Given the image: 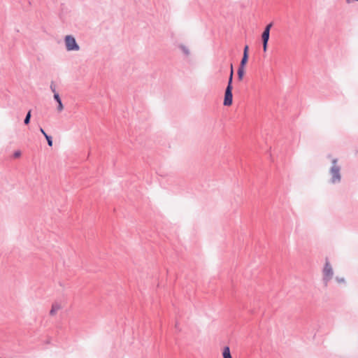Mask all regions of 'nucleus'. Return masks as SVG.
<instances>
[{"instance_id":"1","label":"nucleus","mask_w":358,"mask_h":358,"mask_svg":"<svg viewBox=\"0 0 358 358\" xmlns=\"http://www.w3.org/2000/svg\"><path fill=\"white\" fill-rule=\"evenodd\" d=\"M337 162V159H334L329 170L331 175L330 182L332 184L339 183L341 180V167L338 165Z\"/></svg>"},{"instance_id":"2","label":"nucleus","mask_w":358,"mask_h":358,"mask_svg":"<svg viewBox=\"0 0 358 358\" xmlns=\"http://www.w3.org/2000/svg\"><path fill=\"white\" fill-rule=\"evenodd\" d=\"M64 44L66 50L70 51H78L80 50V46L77 43L76 38L72 35H66L64 37Z\"/></svg>"},{"instance_id":"3","label":"nucleus","mask_w":358,"mask_h":358,"mask_svg":"<svg viewBox=\"0 0 358 358\" xmlns=\"http://www.w3.org/2000/svg\"><path fill=\"white\" fill-rule=\"evenodd\" d=\"M322 273L323 281L325 286H327L328 282L331 280L334 275L333 268L329 262H326L324 267L322 271Z\"/></svg>"},{"instance_id":"4","label":"nucleus","mask_w":358,"mask_h":358,"mask_svg":"<svg viewBox=\"0 0 358 358\" xmlns=\"http://www.w3.org/2000/svg\"><path fill=\"white\" fill-rule=\"evenodd\" d=\"M232 87L227 86L225 90L224 99L223 104L224 106H231L232 103Z\"/></svg>"},{"instance_id":"5","label":"nucleus","mask_w":358,"mask_h":358,"mask_svg":"<svg viewBox=\"0 0 358 358\" xmlns=\"http://www.w3.org/2000/svg\"><path fill=\"white\" fill-rule=\"evenodd\" d=\"M269 35L270 33L263 31L262 34V45H263V50L266 52L267 50V46H268V41L269 40Z\"/></svg>"},{"instance_id":"6","label":"nucleus","mask_w":358,"mask_h":358,"mask_svg":"<svg viewBox=\"0 0 358 358\" xmlns=\"http://www.w3.org/2000/svg\"><path fill=\"white\" fill-rule=\"evenodd\" d=\"M54 99L57 103V112H59V113L62 112L64 110V105L62 102V100H61L59 93H55V94H54Z\"/></svg>"},{"instance_id":"7","label":"nucleus","mask_w":358,"mask_h":358,"mask_svg":"<svg viewBox=\"0 0 358 358\" xmlns=\"http://www.w3.org/2000/svg\"><path fill=\"white\" fill-rule=\"evenodd\" d=\"M61 308H62V306L60 304H59L58 303H54L52 305V308L50 311V315H56V313L58 312V310H59Z\"/></svg>"},{"instance_id":"8","label":"nucleus","mask_w":358,"mask_h":358,"mask_svg":"<svg viewBox=\"0 0 358 358\" xmlns=\"http://www.w3.org/2000/svg\"><path fill=\"white\" fill-rule=\"evenodd\" d=\"M222 356H223V358H232L231 353H230L229 347L225 346L224 348L223 352H222Z\"/></svg>"},{"instance_id":"9","label":"nucleus","mask_w":358,"mask_h":358,"mask_svg":"<svg viewBox=\"0 0 358 358\" xmlns=\"http://www.w3.org/2000/svg\"><path fill=\"white\" fill-rule=\"evenodd\" d=\"M248 55H243V58L241 61V64H240V66L239 67H243L244 68L247 62H248Z\"/></svg>"},{"instance_id":"10","label":"nucleus","mask_w":358,"mask_h":358,"mask_svg":"<svg viewBox=\"0 0 358 358\" xmlns=\"http://www.w3.org/2000/svg\"><path fill=\"white\" fill-rule=\"evenodd\" d=\"M244 76V68L239 67L238 69V78L239 80H241Z\"/></svg>"},{"instance_id":"11","label":"nucleus","mask_w":358,"mask_h":358,"mask_svg":"<svg viewBox=\"0 0 358 358\" xmlns=\"http://www.w3.org/2000/svg\"><path fill=\"white\" fill-rule=\"evenodd\" d=\"M180 49L182 51V52L185 55H189V50L188 49L187 47H186L185 45H180L179 46Z\"/></svg>"},{"instance_id":"12","label":"nucleus","mask_w":358,"mask_h":358,"mask_svg":"<svg viewBox=\"0 0 358 358\" xmlns=\"http://www.w3.org/2000/svg\"><path fill=\"white\" fill-rule=\"evenodd\" d=\"M31 116V110H29L24 120L25 124H28L30 122Z\"/></svg>"},{"instance_id":"13","label":"nucleus","mask_w":358,"mask_h":358,"mask_svg":"<svg viewBox=\"0 0 358 358\" xmlns=\"http://www.w3.org/2000/svg\"><path fill=\"white\" fill-rule=\"evenodd\" d=\"M233 74H234L233 68L231 67L227 86L232 87Z\"/></svg>"},{"instance_id":"14","label":"nucleus","mask_w":358,"mask_h":358,"mask_svg":"<svg viewBox=\"0 0 358 358\" xmlns=\"http://www.w3.org/2000/svg\"><path fill=\"white\" fill-rule=\"evenodd\" d=\"M45 138H46V140H47V142H48V145H49V146H52V137L48 135V136H46Z\"/></svg>"},{"instance_id":"15","label":"nucleus","mask_w":358,"mask_h":358,"mask_svg":"<svg viewBox=\"0 0 358 358\" xmlns=\"http://www.w3.org/2000/svg\"><path fill=\"white\" fill-rule=\"evenodd\" d=\"M272 26H273V23L272 22L269 23L268 24H267L266 26V27H265L264 31H266V32L270 33V30H271V28L272 27Z\"/></svg>"},{"instance_id":"16","label":"nucleus","mask_w":358,"mask_h":358,"mask_svg":"<svg viewBox=\"0 0 358 358\" xmlns=\"http://www.w3.org/2000/svg\"><path fill=\"white\" fill-rule=\"evenodd\" d=\"M50 87L51 91L54 93V94H55V93H57L56 92V85L53 83H52L50 84Z\"/></svg>"},{"instance_id":"17","label":"nucleus","mask_w":358,"mask_h":358,"mask_svg":"<svg viewBox=\"0 0 358 358\" xmlns=\"http://www.w3.org/2000/svg\"><path fill=\"white\" fill-rule=\"evenodd\" d=\"M22 153L20 150H16L13 153V157L15 158H19L21 156Z\"/></svg>"},{"instance_id":"18","label":"nucleus","mask_w":358,"mask_h":358,"mask_svg":"<svg viewBox=\"0 0 358 358\" xmlns=\"http://www.w3.org/2000/svg\"><path fill=\"white\" fill-rule=\"evenodd\" d=\"M248 46L245 45L243 50V55H248Z\"/></svg>"},{"instance_id":"19","label":"nucleus","mask_w":358,"mask_h":358,"mask_svg":"<svg viewBox=\"0 0 358 358\" xmlns=\"http://www.w3.org/2000/svg\"><path fill=\"white\" fill-rule=\"evenodd\" d=\"M336 280L338 282H345V279L343 278H338V277H336Z\"/></svg>"},{"instance_id":"20","label":"nucleus","mask_w":358,"mask_h":358,"mask_svg":"<svg viewBox=\"0 0 358 358\" xmlns=\"http://www.w3.org/2000/svg\"><path fill=\"white\" fill-rule=\"evenodd\" d=\"M40 131L43 134V136L45 137L46 136H48V134L45 133V131H44V129L43 128H40Z\"/></svg>"},{"instance_id":"21","label":"nucleus","mask_w":358,"mask_h":358,"mask_svg":"<svg viewBox=\"0 0 358 358\" xmlns=\"http://www.w3.org/2000/svg\"><path fill=\"white\" fill-rule=\"evenodd\" d=\"M0 358H1V357H0Z\"/></svg>"}]
</instances>
